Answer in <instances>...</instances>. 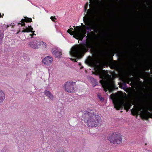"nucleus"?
<instances>
[{"mask_svg":"<svg viewBox=\"0 0 152 152\" xmlns=\"http://www.w3.org/2000/svg\"><path fill=\"white\" fill-rule=\"evenodd\" d=\"M83 20L85 25L81 23L82 27L76 26L74 29V31H72L73 28H71L68 29L67 32L73 37L77 39H79L82 40L85 37L86 33V30L90 31L93 30L94 31H91L88 34L91 38H92L95 35V33H97L98 31V29L96 24L94 22L91 18H87L85 16L83 18Z\"/></svg>","mask_w":152,"mask_h":152,"instance_id":"f257e3e1","label":"nucleus"},{"mask_svg":"<svg viewBox=\"0 0 152 152\" xmlns=\"http://www.w3.org/2000/svg\"><path fill=\"white\" fill-rule=\"evenodd\" d=\"M52 58L49 56L45 57L42 61L43 63L48 66L50 65L52 63Z\"/></svg>","mask_w":152,"mask_h":152,"instance_id":"9d476101","label":"nucleus"},{"mask_svg":"<svg viewBox=\"0 0 152 152\" xmlns=\"http://www.w3.org/2000/svg\"><path fill=\"white\" fill-rule=\"evenodd\" d=\"M5 98V94L4 92L0 90V104H1Z\"/></svg>","mask_w":152,"mask_h":152,"instance_id":"4468645a","label":"nucleus"},{"mask_svg":"<svg viewBox=\"0 0 152 152\" xmlns=\"http://www.w3.org/2000/svg\"><path fill=\"white\" fill-rule=\"evenodd\" d=\"M83 120L87 126L90 128L96 127L100 125L102 122L101 117L96 114L93 110L88 109L83 116Z\"/></svg>","mask_w":152,"mask_h":152,"instance_id":"f03ea898","label":"nucleus"},{"mask_svg":"<svg viewBox=\"0 0 152 152\" xmlns=\"http://www.w3.org/2000/svg\"><path fill=\"white\" fill-rule=\"evenodd\" d=\"M132 79V78H130L127 80V83H129V82L131 81V80Z\"/></svg>","mask_w":152,"mask_h":152,"instance_id":"412c9836","label":"nucleus"},{"mask_svg":"<svg viewBox=\"0 0 152 152\" xmlns=\"http://www.w3.org/2000/svg\"><path fill=\"white\" fill-rule=\"evenodd\" d=\"M50 18L52 20V21H55V19L56 18H55V17L51 16L50 17Z\"/></svg>","mask_w":152,"mask_h":152,"instance_id":"6ab92c4d","label":"nucleus"},{"mask_svg":"<svg viewBox=\"0 0 152 152\" xmlns=\"http://www.w3.org/2000/svg\"><path fill=\"white\" fill-rule=\"evenodd\" d=\"M74 83L72 81L66 82L64 86V88L66 91L72 93L74 91Z\"/></svg>","mask_w":152,"mask_h":152,"instance_id":"0eeeda50","label":"nucleus"},{"mask_svg":"<svg viewBox=\"0 0 152 152\" xmlns=\"http://www.w3.org/2000/svg\"><path fill=\"white\" fill-rule=\"evenodd\" d=\"M30 46L33 48H38L39 42L37 41H33L30 42L29 44Z\"/></svg>","mask_w":152,"mask_h":152,"instance_id":"f8f14e48","label":"nucleus"},{"mask_svg":"<svg viewBox=\"0 0 152 152\" xmlns=\"http://www.w3.org/2000/svg\"><path fill=\"white\" fill-rule=\"evenodd\" d=\"M98 98L100 100L103 101L104 100V99L103 98L101 97L100 96H98Z\"/></svg>","mask_w":152,"mask_h":152,"instance_id":"aec40b11","label":"nucleus"},{"mask_svg":"<svg viewBox=\"0 0 152 152\" xmlns=\"http://www.w3.org/2000/svg\"><path fill=\"white\" fill-rule=\"evenodd\" d=\"M71 60H72L73 61V60H75V61H76V59H71Z\"/></svg>","mask_w":152,"mask_h":152,"instance_id":"5701e85b","label":"nucleus"},{"mask_svg":"<svg viewBox=\"0 0 152 152\" xmlns=\"http://www.w3.org/2000/svg\"><path fill=\"white\" fill-rule=\"evenodd\" d=\"M9 150L8 148L6 146H4L3 149L1 151V152H8Z\"/></svg>","mask_w":152,"mask_h":152,"instance_id":"a211bd4d","label":"nucleus"},{"mask_svg":"<svg viewBox=\"0 0 152 152\" xmlns=\"http://www.w3.org/2000/svg\"><path fill=\"white\" fill-rule=\"evenodd\" d=\"M85 49V47L83 46L77 45L74 46L69 51V54L71 56L79 59L82 56V54Z\"/></svg>","mask_w":152,"mask_h":152,"instance_id":"39448f33","label":"nucleus"},{"mask_svg":"<svg viewBox=\"0 0 152 152\" xmlns=\"http://www.w3.org/2000/svg\"><path fill=\"white\" fill-rule=\"evenodd\" d=\"M147 145V143H146L145 144V145Z\"/></svg>","mask_w":152,"mask_h":152,"instance_id":"bb28decb","label":"nucleus"},{"mask_svg":"<svg viewBox=\"0 0 152 152\" xmlns=\"http://www.w3.org/2000/svg\"><path fill=\"white\" fill-rule=\"evenodd\" d=\"M25 19H22L21 20L22 21L21 22V23H23V22H32L31 18H28L27 17H24Z\"/></svg>","mask_w":152,"mask_h":152,"instance_id":"2eb2a0df","label":"nucleus"},{"mask_svg":"<svg viewBox=\"0 0 152 152\" xmlns=\"http://www.w3.org/2000/svg\"><path fill=\"white\" fill-rule=\"evenodd\" d=\"M33 28L31 27V26H28V27H26L25 28H23V29L22 31V32H30L32 34H29L31 37V38L32 37V36L34 35H36V34H34V31H33Z\"/></svg>","mask_w":152,"mask_h":152,"instance_id":"6e6552de","label":"nucleus"},{"mask_svg":"<svg viewBox=\"0 0 152 152\" xmlns=\"http://www.w3.org/2000/svg\"><path fill=\"white\" fill-rule=\"evenodd\" d=\"M110 97L113 100L115 108L119 110L124 107V109L128 111L132 105L131 104L128 102H125L123 96L121 94H111Z\"/></svg>","mask_w":152,"mask_h":152,"instance_id":"7ed1b4c3","label":"nucleus"},{"mask_svg":"<svg viewBox=\"0 0 152 152\" xmlns=\"http://www.w3.org/2000/svg\"><path fill=\"white\" fill-rule=\"evenodd\" d=\"M107 138L110 143L113 144H119L122 142L123 136L121 134H110Z\"/></svg>","mask_w":152,"mask_h":152,"instance_id":"423d86ee","label":"nucleus"},{"mask_svg":"<svg viewBox=\"0 0 152 152\" xmlns=\"http://www.w3.org/2000/svg\"><path fill=\"white\" fill-rule=\"evenodd\" d=\"M92 64H94V63H93H93H92Z\"/></svg>","mask_w":152,"mask_h":152,"instance_id":"a878e982","label":"nucleus"},{"mask_svg":"<svg viewBox=\"0 0 152 152\" xmlns=\"http://www.w3.org/2000/svg\"><path fill=\"white\" fill-rule=\"evenodd\" d=\"M101 77L102 80L100 81L105 91L108 90L111 93L114 89V85L113 81L110 79V76L106 73L104 70L101 72Z\"/></svg>","mask_w":152,"mask_h":152,"instance_id":"20e7f679","label":"nucleus"},{"mask_svg":"<svg viewBox=\"0 0 152 152\" xmlns=\"http://www.w3.org/2000/svg\"><path fill=\"white\" fill-rule=\"evenodd\" d=\"M44 94L50 100L52 101L54 99V96L50 91L45 90L44 91Z\"/></svg>","mask_w":152,"mask_h":152,"instance_id":"9b49d317","label":"nucleus"},{"mask_svg":"<svg viewBox=\"0 0 152 152\" xmlns=\"http://www.w3.org/2000/svg\"><path fill=\"white\" fill-rule=\"evenodd\" d=\"M3 37V35L2 34H0V39H1Z\"/></svg>","mask_w":152,"mask_h":152,"instance_id":"4be33fe9","label":"nucleus"},{"mask_svg":"<svg viewBox=\"0 0 152 152\" xmlns=\"http://www.w3.org/2000/svg\"><path fill=\"white\" fill-rule=\"evenodd\" d=\"M52 53L53 55L57 58H60L61 55V51L56 48L52 49Z\"/></svg>","mask_w":152,"mask_h":152,"instance_id":"1a4fd4ad","label":"nucleus"},{"mask_svg":"<svg viewBox=\"0 0 152 152\" xmlns=\"http://www.w3.org/2000/svg\"><path fill=\"white\" fill-rule=\"evenodd\" d=\"M25 25V23H22V24H21V25H22V26H24V25Z\"/></svg>","mask_w":152,"mask_h":152,"instance_id":"b1692460","label":"nucleus"},{"mask_svg":"<svg viewBox=\"0 0 152 152\" xmlns=\"http://www.w3.org/2000/svg\"><path fill=\"white\" fill-rule=\"evenodd\" d=\"M85 10H86L87 9V8H86V7H85Z\"/></svg>","mask_w":152,"mask_h":152,"instance_id":"393cba45","label":"nucleus"},{"mask_svg":"<svg viewBox=\"0 0 152 152\" xmlns=\"http://www.w3.org/2000/svg\"><path fill=\"white\" fill-rule=\"evenodd\" d=\"M39 45L41 46L43 48H45L46 47V43L42 41L39 42Z\"/></svg>","mask_w":152,"mask_h":152,"instance_id":"dca6fc26","label":"nucleus"},{"mask_svg":"<svg viewBox=\"0 0 152 152\" xmlns=\"http://www.w3.org/2000/svg\"><path fill=\"white\" fill-rule=\"evenodd\" d=\"M147 109L150 110L151 108L147 107L141 106L137 109V111H140L141 113H143Z\"/></svg>","mask_w":152,"mask_h":152,"instance_id":"ddd939ff","label":"nucleus"},{"mask_svg":"<svg viewBox=\"0 0 152 152\" xmlns=\"http://www.w3.org/2000/svg\"><path fill=\"white\" fill-rule=\"evenodd\" d=\"M56 152H65L64 148L63 147H61L58 149Z\"/></svg>","mask_w":152,"mask_h":152,"instance_id":"f3484780","label":"nucleus"}]
</instances>
